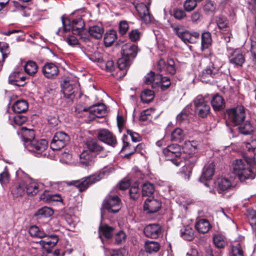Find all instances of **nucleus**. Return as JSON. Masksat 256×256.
<instances>
[{"label":"nucleus","mask_w":256,"mask_h":256,"mask_svg":"<svg viewBox=\"0 0 256 256\" xmlns=\"http://www.w3.org/2000/svg\"><path fill=\"white\" fill-rule=\"evenodd\" d=\"M161 232L160 226L156 224L146 226L144 230V235L148 238H158Z\"/></svg>","instance_id":"obj_17"},{"label":"nucleus","mask_w":256,"mask_h":256,"mask_svg":"<svg viewBox=\"0 0 256 256\" xmlns=\"http://www.w3.org/2000/svg\"><path fill=\"white\" fill-rule=\"evenodd\" d=\"M21 132L26 145L30 143V140H34V133L32 130L28 129L26 127H22L21 128Z\"/></svg>","instance_id":"obj_37"},{"label":"nucleus","mask_w":256,"mask_h":256,"mask_svg":"<svg viewBox=\"0 0 256 256\" xmlns=\"http://www.w3.org/2000/svg\"><path fill=\"white\" fill-rule=\"evenodd\" d=\"M158 68L160 72H167L171 74L176 72L174 62L172 59H168L166 62L164 60H160L158 63Z\"/></svg>","instance_id":"obj_16"},{"label":"nucleus","mask_w":256,"mask_h":256,"mask_svg":"<svg viewBox=\"0 0 256 256\" xmlns=\"http://www.w3.org/2000/svg\"><path fill=\"white\" fill-rule=\"evenodd\" d=\"M70 140L69 136L64 132H58L54 135L50 143V148L58 150L63 148Z\"/></svg>","instance_id":"obj_8"},{"label":"nucleus","mask_w":256,"mask_h":256,"mask_svg":"<svg viewBox=\"0 0 256 256\" xmlns=\"http://www.w3.org/2000/svg\"><path fill=\"white\" fill-rule=\"evenodd\" d=\"M216 22L218 28L223 32H226L228 28V20L227 18L222 16L216 18Z\"/></svg>","instance_id":"obj_48"},{"label":"nucleus","mask_w":256,"mask_h":256,"mask_svg":"<svg viewBox=\"0 0 256 256\" xmlns=\"http://www.w3.org/2000/svg\"><path fill=\"white\" fill-rule=\"evenodd\" d=\"M88 110L90 114L98 118L102 117L106 114V106L102 104H94L88 108Z\"/></svg>","instance_id":"obj_26"},{"label":"nucleus","mask_w":256,"mask_h":256,"mask_svg":"<svg viewBox=\"0 0 256 256\" xmlns=\"http://www.w3.org/2000/svg\"><path fill=\"white\" fill-rule=\"evenodd\" d=\"M174 32L184 43H195L200 38V34L197 32H189L184 30V27L181 25L172 26Z\"/></svg>","instance_id":"obj_4"},{"label":"nucleus","mask_w":256,"mask_h":256,"mask_svg":"<svg viewBox=\"0 0 256 256\" xmlns=\"http://www.w3.org/2000/svg\"><path fill=\"white\" fill-rule=\"evenodd\" d=\"M239 129L240 133L245 135L250 134L252 131V126L248 122H246L244 126H240Z\"/></svg>","instance_id":"obj_56"},{"label":"nucleus","mask_w":256,"mask_h":256,"mask_svg":"<svg viewBox=\"0 0 256 256\" xmlns=\"http://www.w3.org/2000/svg\"><path fill=\"white\" fill-rule=\"evenodd\" d=\"M256 165L254 157L245 156L244 159H236L232 163V172L240 182H246L256 178Z\"/></svg>","instance_id":"obj_1"},{"label":"nucleus","mask_w":256,"mask_h":256,"mask_svg":"<svg viewBox=\"0 0 256 256\" xmlns=\"http://www.w3.org/2000/svg\"><path fill=\"white\" fill-rule=\"evenodd\" d=\"M114 228L104 224L100 226V232L106 238H110L112 236Z\"/></svg>","instance_id":"obj_49"},{"label":"nucleus","mask_w":256,"mask_h":256,"mask_svg":"<svg viewBox=\"0 0 256 256\" xmlns=\"http://www.w3.org/2000/svg\"><path fill=\"white\" fill-rule=\"evenodd\" d=\"M215 59L214 56H210V60L212 61V64L202 71L200 76L202 80H206V79L210 78H214L219 76V70L220 66H216Z\"/></svg>","instance_id":"obj_11"},{"label":"nucleus","mask_w":256,"mask_h":256,"mask_svg":"<svg viewBox=\"0 0 256 256\" xmlns=\"http://www.w3.org/2000/svg\"><path fill=\"white\" fill-rule=\"evenodd\" d=\"M136 8L140 17L145 24H149L152 21V18L150 14L149 9L146 5L140 3Z\"/></svg>","instance_id":"obj_15"},{"label":"nucleus","mask_w":256,"mask_h":256,"mask_svg":"<svg viewBox=\"0 0 256 256\" xmlns=\"http://www.w3.org/2000/svg\"><path fill=\"white\" fill-rule=\"evenodd\" d=\"M20 74V72H14L12 73L8 78L9 83L16 86H23V84L19 83V78Z\"/></svg>","instance_id":"obj_52"},{"label":"nucleus","mask_w":256,"mask_h":256,"mask_svg":"<svg viewBox=\"0 0 256 256\" xmlns=\"http://www.w3.org/2000/svg\"><path fill=\"white\" fill-rule=\"evenodd\" d=\"M26 185V192L28 195L34 196L40 190L41 184L34 180H29L25 181Z\"/></svg>","instance_id":"obj_22"},{"label":"nucleus","mask_w":256,"mask_h":256,"mask_svg":"<svg viewBox=\"0 0 256 256\" xmlns=\"http://www.w3.org/2000/svg\"><path fill=\"white\" fill-rule=\"evenodd\" d=\"M163 153L168 160L171 161L176 166L180 165L181 152L179 145L172 144L168 146L163 150Z\"/></svg>","instance_id":"obj_7"},{"label":"nucleus","mask_w":256,"mask_h":256,"mask_svg":"<svg viewBox=\"0 0 256 256\" xmlns=\"http://www.w3.org/2000/svg\"><path fill=\"white\" fill-rule=\"evenodd\" d=\"M103 206L109 212L116 213L121 208L120 199L116 195H109L104 200Z\"/></svg>","instance_id":"obj_10"},{"label":"nucleus","mask_w":256,"mask_h":256,"mask_svg":"<svg viewBox=\"0 0 256 256\" xmlns=\"http://www.w3.org/2000/svg\"><path fill=\"white\" fill-rule=\"evenodd\" d=\"M0 50L2 56V60L4 61L10 54L8 44L5 42H0Z\"/></svg>","instance_id":"obj_55"},{"label":"nucleus","mask_w":256,"mask_h":256,"mask_svg":"<svg viewBox=\"0 0 256 256\" xmlns=\"http://www.w3.org/2000/svg\"><path fill=\"white\" fill-rule=\"evenodd\" d=\"M228 120L234 126L242 125L246 118V112L243 106H238L226 110Z\"/></svg>","instance_id":"obj_5"},{"label":"nucleus","mask_w":256,"mask_h":256,"mask_svg":"<svg viewBox=\"0 0 256 256\" xmlns=\"http://www.w3.org/2000/svg\"><path fill=\"white\" fill-rule=\"evenodd\" d=\"M181 236L186 240H192L194 238V231L189 226H186L180 230Z\"/></svg>","instance_id":"obj_38"},{"label":"nucleus","mask_w":256,"mask_h":256,"mask_svg":"<svg viewBox=\"0 0 256 256\" xmlns=\"http://www.w3.org/2000/svg\"><path fill=\"white\" fill-rule=\"evenodd\" d=\"M196 5L197 4L194 0H186L184 6L186 11L191 12L196 7Z\"/></svg>","instance_id":"obj_59"},{"label":"nucleus","mask_w":256,"mask_h":256,"mask_svg":"<svg viewBox=\"0 0 256 256\" xmlns=\"http://www.w3.org/2000/svg\"><path fill=\"white\" fill-rule=\"evenodd\" d=\"M32 236L42 238L45 236V233L40 230L39 228L36 226H31L28 230Z\"/></svg>","instance_id":"obj_51"},{"label":"nucleus","mask_w":256,"mask_h":256,"mask_svg":"<svg viewBox=\"0 0 256 256\" xmlns=\"http://www.w3.org/2000/svg\"><path fill=\"white\" fill-rule=\"evenodd\" d=\"M212 38L211 34L208 32H205L202 34L201 49L202 51L207 49L211 45Z\"/></svg>","instance_id":"obj_33"},{"label":"nucleus","mask_w":256,"mask_h":256,"mask_svg":"<svg viewBox=\"0 0 256 256\" xmlns=\"http://www.w3.org/2000/svg\"><path fill=\"white\" fill-rule=\"evenodd\" d=\"M103 33L104 28L102 26H93L90 27L88 30L89 34L96 39L100 38L102 36Z\"/></svg>","instance_id":"obj_36"},{"label":"nucleus","mask_w":256,"mask_h":256,"mask_svg":"<svg viewBox=\"0 0 256 256\" xmlns=\"http://www.w3.org/2000/svg\"><path fill=\"white\" fill-rule=\"evenodd\" d=\"M62 92L68 102H72L76 96L74 86L69 82L64 80L62 84Z\"/></svg>","instance_id":"obj_12"},{"label":"nucleus","mask_w":256,"mask_h":256,"mask_svg":"<svg viewBox=\"0 0 256 256\" xmlns=\"http://www.w3.org/2000/svg\"><path fill=\"white\" fill-rule=\"evenodd\" d=\"M142 195L143 196H150L154 192V185L150 182H146L142 186Z\"/></svg>","instance_id":"obj_41"},{"label":"nucleus","mask_w":256,"mask_h":256,"mask_svg":"<svg viewBox=\"0 0 256 256\" xmlns=\"http://www.w3.org/2000/svg\"><path fill=\"white\" fill-rule=\"evenodd\" d=\"M144 247L147 252L150 254L158 252L160 248V244L158 242L153 240H147L145 242Z\"/></svg>","instance_id":"obj_34"},{"label":"nucleus","mask_w":256,"mask_h":256,"mask_svg":"<svg viewBox=\"0 0 256 256\" xmlns=\"http://www.w3.org/2000/svg\"><path fill=\"white\" fill-rule=\"evenodd\" d=\"M244 238L242 237L240 242L236 241L231 244L230 256H244V244L242 242Z\"/></svg>","instance_id":"obj_20"},{"label":"nucleus","mask_w":256,"mask_h":256,"mask_svg":"<svg viewBox=\"0 0 256 256\" xmlns=\"http://www.w3.org/2000/svg\"><path fill=\"white\" fill-rule=\"evenodd\" d=\"M249 51L251 53L250 60L252 66H256V39L250 38L249 44Z\"/></svg>","instance_id":"obj_40"},{"label":"nucleus","mask_w":256,"mask_h":256,"mask_svg":"<svg viewBox=\"0 0 256 256\" xmlns=\"http://www.w3.org/2000/svg\"><path fill=\"white\" fill-rule=\"evenodd\" d=\"M54 214L52 209L49 207L44 206L39 209L35 214V216L39 218H48L52 216Z\"/></svg>","instance_id":"obj_42"},{"label":"nucleus","mask_w":256,"mask_h":256,"mask_svg":"<svg viewBox=\"0 0 256 256\" xmlns=\"http://www.w3.org/2000/svg\"><path fill=\"white\" fill-rule=\"evenodd\" d=\"M58 240V238L57 236L51 235L46 238L41 240L40 242L43 247L46 248V246L48 248L54 247L57 244Z\"/></svg>","instance_id":"obj_35"},{"label":"nucleus","mask_w":256,"mask_h":256,"mask_svg":"<svg viewBox=\"0 0 256 256\" xmlns=\"http://www.w3.org/2000/svg\"><path fill=\"white\" fill-rule=\"evenodd\" d=\"M245 61L244 56L239 50H235L230 53V62L237 66H242Z\"/></svg>","instance_id":"obj_24"},{"label":"nucleus","mask_w":256,"mask_h":256,"mask_svg":"<svg viewBox=\"0 0 256 256\" xmlns=\"http://www.w3.org/2000/svg\"><path fill=\"white\" fill-rule=\"evenodd\" d=\"M153 112L152 109H147L143 110L141 113L140 116V120L142 122L150 120L151 117V114Z\"/></svg>","instance_id":"obj_57"},{"label":"nucleus","mask_w":256,"mask_h":256,"mask_svg":"<svg viewBox=\"0 0 256 256\" xmlns=\"http://www.w3.org/2000/svg\"><path fill=\"white\" fill-rule=\"evenodd\" d=\"M117 38L116 32L113 30L108 31L104 34V42L106 46H110Z\"/></svg>","instance_id":"obj_31"},{"label":"nucleus","mask_w":256,"mask_h":256,"mask_svg":"<svg viewBox=\"0 0 256 256\" xmlns=\"http://www.w3.org/2000/svg\"><path fill=\"white\" fill-rule=\"evenodd\" d=\"M195 112L202 118L206 117L210 114V108L205 98L201 95L197 96L193 100Z\"/></svg>","instance_id":"obj_6"},{"label":"nucleus","mask_w":256,"mask_h":256,"mask_svg":"<svg viewBox=\"0 0 256 256\" xmlns=\"http://www.w3.org/2000/svg\"><path fill=\"white\" fill-rule=\"evenodd\" d=\"M128 29V24L126 21L122 20L120 22L119 24V32L124 35L127 32Z\"/></svg>","instance_id":"obj_63"},{"label":"nucleus","mask_w":256,"mask_h":256,"mask_svg":"<svg viewBox=\"0 0 256 256\" xmlns=\"http://www.w3.org/2000/svg\"><path fill=\"white\" fill-rule=\"evenodd\" d=\"M26 192V185L25 181H20L14 185L12 190V194L15 196H22Z\"/></svg>","instance_id":"obj_29"},{"label":"nucleus","mask_w":256,"mask_h":256,"mask_svg":"<svg viewBox=\"0 0 256 256\" xmlns=\"http://www.w3.org/2000/svg\"><path fill=\"white\" fill-rule=\"evenodd\" d=\"M209 222L206 219H200L195 224V228L200 233H206L210 228Z\"/></svg>","instance_id":"obj_27"},{"label":"nucleus","mask_w":256,"mask_h":256,"mask_svg":"<svg viewBox=\"0 0 256 256\" xmlns=\"http://www.w3.org/2000/svg\"><path fill=\"white\" fill-rule=\"evenodd\" d=\"M88 57L92 62H98L100 64L104 62L102 54L98 52H95L92 54L88 55Z\"/></svg>","instance_id":"obj_54"},{"label":"nucleus","mask_w":256,"mask_h":256,"mask_svg":"<svg viewBox=\"0 0 256 256\" xmlns=\"http://www.w3.org/2000/svg\"><path fill=\"white\" fill-rule=\"evenodd\" d=\"M10 180V174L6 168L4 171L0 174V182L3 184H6Z\"/></svg>","instance_id":"obj_62"},{"label":"nucleus","mask_w":256,"mask_h":256,"mask_svg":"<svg viewBox=\"0 0 256 256\" xmlns=\"http://www.w3.org/2000/svg\"><path fill=\"white\" fill-rule=\"evenodd\" d=\"M216 8V4L214 2L211 0H207L204 6V10L207 13L214 12Z\"/></svg>","instance_id":"obj_58"},{"label":"nucleus","mask_w":256,"mask_h":256,"mask_svg":"<svg viewBox=\"0 0 256 256\" xmlns=\"http://www.w3.org/2000/svg\"><path fill=\"white\" fill-rule=\"evenodd\" d=\"M101 178L100 175H91L79 180L72 181L70 184L78 188L80 192H82L86 190L90 186L100 180Z\"/></svg>","instance_id":"obj_9"},{"label":"nucleus","mask_w":256,"mask_h":256,"mask_svg":"<svg viewBox=\"0 0 256 256\" xmlns=\"http://www.w3.org/2000/svg\"><path fill=\"white\" fill-rule=\"evenodd\" d=\"M117 64L120 70H124L126 72V70L130 64V58L122 54V56L118 60Z\"/></svg>","instance_id":"obj_43"},{"label":"nucleus","mask_w":256,"mask_h":256,"mask_svg":"<svg viewBox=\"0 0 256 256\" xmlns=\"http://www.w3.org/2000/svg\"><path fill=\"white\" fill-rule=\"evenodd\" d=\"M212 106L215 110H220L224 108V99L218 94H215L211 101Z\"/></svg>","instance_id":"obj_30"},{"label":"nucleus","mask_w":256,"mask_h":256,"mask_svg":"<svg viewBox=\"0 0 256 256\" xmlns=\"http://www.w3.org/2000/svg\"><path fill=\"white\" fill-rule=\"evenodd\" d=\"M74 35H69L68 38H66V42L67 43L71 46H74L78 44V38Z\"/></svg>","instance_id":"obj_64"},{"label":"nucleus","mask_w":256,"mask_h":256,"mask_svg":"<svg viewBox=\"0 0 256 256\" xmlns=\"http://www.w3.org/2000/svg\"><path fill=\"white\" fill-rule=\"evenodd\" d=\"M83 16V14H81L80 17L73 20L64 19L63 16L62 17V32H66L72 30L73 34H80L84 26V20L82 18Z\"/></svg>","instance_id":"obj_3"},{"label":"nucleus","mask_w":256,"mask_h":256,"mask_svg":"<svg viewBox=\"0 0 256 256\" xmlns=\"http://www.w3.org/2000/svg\"><path fill=\"white\" fill-rule=\"evenodd\" d=\"M248 217L252 226H256V211L253 210L248 211Z\"/></svg>","instance_id":"obj_61"},{"label":"nucleus","mask_w":256,"mask_h":256,"mask_svg":"<svg viewBox=\"0 0 256 256\" xmlns=\"http://www.w3.org/2000/svg\"><path fill=\"white\" fill-rule=\"evenodd\" d=\"M80 159L82 164L88 166L92 163V157L90 152L84 150L80 155Z\"/></svg>","instance_id":"obj_47"},{"label":"nucleus","mask_w":256,"mask_h":256,"mask_svg":"<svg viewBox=\"0 0 256 256\" xmlns=\"http://www.w3.org/2000/svg\"><path fill=\"white\" fill-rule=\"evenodd\" d=\"M26 147L36 156L48 158V142L46 140H30Z\"/></svg>","instance_id":"obj_2"},{"label":"nucleus","mask_w":256,"mask_h":256,"mask_svg":"<svg viewBox=\"0 0 256 256\" xmlns=\"http://www.w3.org/2000/svg\"><path fill=\"white\" fill-rule=\"evenodd\" d=\"M185 137V133L180 128H175L171 134V140L176 142H182Z\"/></svg>","instance_id":"obj_39"},{"label":"nucleus","mask_w":256,"mask_h":256,"mask_svg":"<svg viewBox=\"0 0 256 256\" xmlns=\"http://www.w3.org/2000/svg\"><path fill=\"white\" fill-rule=\"evenodd\" d=\"M97 136L100 141L112 146L116 144V137L108 130H100L98 132Z\"/></svg>","instance_id":"obj_14"},{"label":"nucleus","mask_w":256,"mask_h":256,"mask_svg":"<svg viewBox=\"0 0 256 256\" xmlns=\"http://www.w3.org/2000/svg\"><path fill=\"white\" fill-rule=\"evenodd\" d=\"M205 256H222L221 250H218L216 248L208 246L205 248Z\"/></svg>","instance_id":"obj_50"},{"label":"nucleus","mask_w":256,"mask_h":256,"mask_svg":"<svg viewBox=\"0 0 256 256\" xmlns=\"http://www.w3.org/2000/svg\"><path fill=\"white\" fill-rule=\"evenodd\" d=\"M140 98L144 103H149L154 98V92L150 90H144L141 94Z\"/></svg>","instance_id":"obj_46"},{"label":"nucleus","mask_w":256,"mask_h":256,"mask_svg":"<svg viewBox=\"0 0 256 256\" xmlns=\"http://www.w3.org/2000/svg\"><path fill=\"white\" fill-rule=\"evenodd\" d=\"M218 188L222 191H228L232 187V180L227 178H220L217 180Z\"/></svg>","instance_id":"obj_28"},{"label":"nucleus","mask_w":256,"mask_h":256,"mask_svg":"<svg viewBox=\"0 0 256 256\" xmlns=\"http://www.w3.org/2000/svg\"><path fill=\"white\" fill-rule=\"evenodd\" d=\"M24 70L30 76L34 74L38 71L36 64L31 60L28 62L24 66Z\"/></svg>","instance_id":"obj_45"},{"label":"nucleus","mask_w":256,"mask_h":256,"mask_svg":"<svg viewBox=\"0 0 256 256\" xmlns=\"http://www.w3.org/2000/svg\"><path fill=\"white\" fill-rule=\"evenodd\" d=\"M126 235L122 230L118 232L115 236V242L116 244H119L126 241Z\"/></svg>","instance_id":"obj_60"},{"label":"nucleus","mask_w":256,"mask_h":256,"mask_svg":"<svg viewBox=\"0 0 256 256\" xmlns=\"http://www.w3.org/2000/svg\"><path fill=\"white\" fill-rule=\"evenodd\" d=\"M28 103L24 100H17L12 106L13 110L16 113L24 112L28 109Z\"/></svg>","instance_id":"obj_32"},{"label":"nucleus","mask_w":256,"mask_h":256,"mask_svg":"<svg viewBox=\"0 0 256 256\" xmlns=\"http://www.w3.org/2000/svg\"><path fill=\"white\" fill-rule=\"evenodd\" d=\"M198 160L196 156L190 155L186 158L185 166L182 167V174L185 180H188L192 172V168Z\"/></svg>","instance_id":"obj_13"},{"label":"nucleus","mask_w":256,"mask_h":256,"mask_svg":"<svg viewBox=\"0 0 256 256\" xmlns=\"http://www.w3.org/2000/svg\"><path fill=\"white\" fill-rule=\"evenodd\" d=\"M129 193L130 198L134 200H136L139 197V189L136 184H135L134 186L130 188Z\"/></svg>","instance_id":"obj_53"},{"label":"nucleus","mask_w":256,"mask_h":256,"mask_svg":"<svg viewBox=\"0 0 256 256\" xmlns=\"http://www.w3.org/2000/svg\"><path fill=\"white\" fill-rule=\"evenodd\" d=\"M213 242L218 250L224 248L226 244L224 238L220 234H216L213 236Z\"/></svg>","instance_id":"obj_44"},{"label":"nucleus","mask_w":256,"mask_h":256,"mask_svg":"<svg viewBox=\"0 0 256 256\" xmlns=\"http://www.w3.org/2000/svg\"><path fill=\"white\" fill-rule=\"evenodd\" d=\"M42 72L46 78H52L58 75L59 70L57 66L54 64L48 62L43 66Z\"/></svg>","instance_id":"obj_18"},{"label":"nucleus","mask_w":256,"mask_h":256,"mask_svg":"<svg viewBox=\"0 0 256 256\" xmlns=\"http://www.w3.org/2000/svg\"><path fill=\"white\" fill-rule=\"evenodd\" d=\"M214 172V166L213 163L206 164L203 168L201 176L199 178V180L204 182L205 180H210Z\"/></svg>","instance_id":"obj_23"},{"label":"nucleus","mask_w":256,"mask_h":256,"mask_svg":"<svg viewBox=\"0 0 256 256\" xmlns=\"http://www.w3.org/2000/svg\"><path fill=\"white\" fill-rule=\"evenodd\" d=\"M85 144L90 152L96 154H99L104 150L102 145L96 139L88 140Z\"/></svg>","instance_id":"obj_21"},{"label":"nucleus","mask_w":256,"mask_h":256,"mask_svg":"<svg viewBox=\"0 0 256 256\" xmlns=\"http://www.w3.org/2000/svg\"><path fill=\"white\" fill-rule=\"evenodd\" d=\"M138 48L134 44H127L123 46L122 48V54L128 58H134L137 54Z\"/></svg>","instance_id":"obj_25"},{"label":"nucleus","mask_w":256,"mask_h":256,"mask_svg":"<svg viewBox=\"0 0 256 256\" xmlns=\"http://www.w3.org/2000/svg\"><path fill=\"white\" fill-rule=\"evenodd\" d=\"M144 208L148 213H154L161 208V202L156 199L148 198L144 202Z\"/></svg>","instance_id":"obj_19"}]
</instances>
